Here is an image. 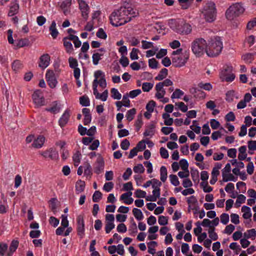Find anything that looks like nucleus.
<instances>
[{"mask_svg": "<svg viewBox=\"0 0 256 256\" xmlns=\"http://www.w3.org/2000/svg\"><path fill=\"white\" fill-rule=\"evenodd\" d=\"M138 14V11L132 6H123L111 14L110 20L112 26H118L130 22L132 18H134Z\"/></svg>", "mask_w": 256, "mask_h": 256, "instance_id": "f257e3e1", "label": "nucleus"}, {"mask_svg": "<svg viewBox=\"0 0 256 256\" xmlns=\"http://www.w3.org/2000/svg\"><path fill=\"white\" fill-rule=\"evenodd\" d=\"M223 48L222 42L219 36H215L208 41L206 54L208 56L214 57L220 54Z\"/></svg>", "mask_w": 256, "mask_h": 256, "instance_id": "f03ea898", "label": "nucleus"}, {"mask_svg": "<svg viewBox=\"0 0 256 256\" xmlns=\"http://www.w3.org/2000/svg\"><path fill=\"white\" fill-rule=\"evenodd\" d=\"M182 48H179L172 53V63L175 67L180 68L184 66L188 59V52H182Z\"/></svg>", "mask_w": 256, "mask_h": 256, "instance_id": "7ed1b4c3", "label": "nucleus"}, {"mask_svg": "<svg viewBox=\"0 0 256 256\" xmlns=\"http://www.w3.org/2000/svg\"><path fill=\"white\" fill-rule=\"evenodd\" d=\"M208 44L202 38H196L191 44V49L192 52L197 56H200L206 52Z\"/></svg>", "mask_w": 256, "mask_h": 256, "instance_id": "20e7f679", "label": "nucleus"}, {"mask_svg": "<svg viewBox=\"0 0 256 256\" xmlns=\"http://www.w3.org/2000/svg\"><path fill=\"white\" fill-rule=\"evenodd\" d=\"M202 13L206 22H214L216 16V9L215 4L212 2H208L203 7Z\"/></svg>", "mask_w": 256, "mask_h": 256, "instance_id": "39448f33", "label": "nucleus"}, {"mask_svg": "<svg viewBox=\"0 0 256 256\" xmlns=\"http://www.w3.org/2000/svg\"><path fill=\"white\" fill-rule=\"evenodd\" d=\"M245 10L243 4L241 2H236L230 6L226 12V17L230 20L242 14Z\"/></svg>", "mask_w": 256, "mask_h": 256, "instance_id": "423d86ee", "label": "nucleus"}, {"mask_svg": "<svg viewBox=\"0 0 256 256\" xmlns=\"http://www.w3.org/2000/svg\"><path fill=\"white\" fill-rule=\"evenodd\" d=\"M232 66H226L224 68V70L220 73V78L222 81L231 82L235 78V76L232 73Z\"/></svg>", "mask_w": 256, "mask_h": 256, "instance_id": "0eeeda50", "label": "nucleus"}, {"mask_svg": "<svg viewBox=\"0 0 256 256\" xmlns=\"http://www.w3.org/2000/svg\"><path fill=\"white\" fill-rule=\"evenodd\" d=\"M32 98L37 108L45 104V100L40 90L34 91L32 95Z\"/></svg>", "mask_w": 256, "mask_h": 256, "instance_id": "6e6552de", "label": "nucleus"}, {"mask_svg": "<svg viewBox=\"0 0 256 256\" xmlns=\"http://www.w3.org/2000/svg\"><path fill=\"white\" fill-rule=\"evenodd\" d=\"M175 30L176 32L181 34H188L192 32V28L190 24L182 22L178 24Z\"/></svg>", "mask_w": 256, "mask_h": 256, "instance_id": "1a4fd4ad", "label": "nucleus"}, {"mask_svg": "<svg viewBox=\"0 0 256 256\" xmlns=\"http://www.w3.org/2000/svg\"><path fill=\"white\" fill-rule=\"evenodd\" d=\"M46 78L48 86L50 88H56L58 84V81L56 80L55 74L52 70H48L46 71Z\"/></svg>", "mask_w": 256, "mask_h": 256, "instance_id": "9d476101", "label": "nucleus"}, {"mask_svg": "<svg viewBox=\"0 0 256 256\" xmlns=\"http://www.w3.org/2000/svg\"><path fill=\"white\" fill-rule=\"evenodd\" d=\"M39 154H40L44 158L54 160L58 158V153L54 148H50L44 151H41L39 152Z\"/></svg>", "mask_w": 256, "mask_h": 256, "instance_id": "9b49d317", "label": "nucleus"}, {"mask_svg": "<svg viewBox=\"0 0 256 256\" xmlns=\"http://www.w3.org/2000/svg\"><path fill=\"white\" fill-rule=\"evenodd\" d=\"M94 76L95 79L96 80V85L98 84L102 88H104L106 86V80L105 79V75L104 73L100 70H98L94 72Z\"/></svg>", "mask_w": 256, "mask_h": 256, "instance_id": "f8f14e48", "label": "nucleus"}, {"mask_svg": "<svg viewBox=\"0 0 256 256\" xmlns=\"http://www.w3.org/2000/svg\"><path fill=\"white\" fill-rule=\"evenodd\" d=\"M72 35H68L62 38L64 46L67 54H72L74 53V48L71 42Z\"/></svg>", "mask_w": 256, "mask_h": 256, "instance_id": "ddd939ff", "label": "nucleus"}, {"mask_svg": "<svg viewBox=\"0 0 256 256\" xmlns=\"http://www.w3.org/2000/svg\"><path fill=\"white\" fill-rule=\"evenodd\" d=\"M50 56L48 54H43L38 60V66L42 70L46 68L50 63Z\"/></svg>", "mask_w": 256, "mask_h": 256, "instance_id": "4468645a", "label": "nucleus"}, {"mask_svg": "<svg viewBox=\"0 0 256 256\" xmlns=\"http://www.w3.org/2000/svg\"><path fill=\"white\" fill-rule=\"evenodd\" d=\"M79 8L82 12V18L86 20L88 16L89 7L87 4L83 0L78 2Z\"/></svg>", "mask_w": 256, "mask_h": 256, "instance_id": "2eb2a0df", "label": "nucleus"}, {"mask_svg": "<svg viewBox=\"0 0 256 256\" xmlns=\"http://www.w3.org/2000/svg\"><path fill=\"white\" fill-rule=\"evenodd\" d=\"M77 231L79 236H82L84 232V224L83 216L80 215L77 218Z\"/></svg>", "mask_w": 256, "mask_h": 256, "instance_id": "dca6fc26", "label": "nucleus"}, {"mask_svg": "<svg viewBox=\"0 0 256 256\" xmlns=\"http://www.w3.org/2000/svg\"><path fill=\"white\" fill-rule=\"evenodd\" d=\"M45 141L46 138L42 135H40L34 140L32 146L36 148H40L42 147Z\"/></svg>", "mask_w": 256, "mask_h": 256, "instance_id": "f3484780", "label": "nucleus"}, {"mask_svg": "<svg viewBox=\"0 0 256 256\" xmlns=\"http://www.w3.org/2000/svg\"><path fill=\"white\" fill-rule=\"evenodd\" d=\"M190 93L196 98L204 99L205 98L206 94L204 92L196 88H192L190 89Z\"/></svg>", "mask_w": 256, "mask_h": 256, "instance_id": "a211bd4d", "label": "nucleus"}, {"mask_svg": "<svg viewBox=\"0 0 256 256\" xmlns=\"http://www.w3.org/2000/svg\"><path fill=\"white\" fill-rule=\"evenodd\" d=\"M70 117V110H66L62 117L60 118L58 123L61 128L64 126L68 123Z\"/></svg>", "mask_w": 256, "mask_h": 256, "instance_id": "6ab92c4d", "label": "nucleus"}, {"mask_svg": "<svg viewBox=\"0 0 256 256\" xmlns=\"http://www.w3.org/2000/svg\"><path fill=\"white\" fill-rule=\"evenodd\" d=\"M19 5L16 0H14L10 3V10L8 15L10 16H12L16 14L18 12Z\"/></svg>", "mask_w": 256, "mask_h": 256, "instance_id": "aec40b11", "label": "nucleus"}, {"mask_svg": "<svg viewBox=\"0 0 256 256\" xmlns=\"http://www.w3.org/2000/svg\"><path fill=\"white\" fill-rule=\"evenodd\" d=\"M104 167V162L102 157H98L95 163L94 172L98 174L103 170Z\"/></svg>", "mask_w": 256, "mask_h": 256, "instance_id": "412c9836", "label": "nucleus"}, {"mask_svg": "<svg viewBox=\"0 0 256 256\" xmlns=\"http://www.w3.org/2000/svg\"><path fill=\"white\" fill-rule=\"evenodd\" d=\"M132 195L131 192H128L126 193H124L121 195L120 200H124V203L127 204H130L132 203L134 200L130 196Z\"/></svg>", "mask_w": 256, "mask_h": 256, "instance_id": "4be33fe9", "label": "nucleus"}, {"mask_svg": "<svg viewBox=\"0 0 256 256\" xmlns=\"http://www.w3.org/2000/svg\"><path fill=\"white\" fill-rule=\"evenodd\" d=\"M187 202L188 204L189 208H190L192 210H198L196 207L198 200L194 196H192L190 198H188L187 200Z\"/></svg>", "mask_w": 256, "mask_h": 256, "instance_id": "5701e85b", "label": "nucleus"}, {"mask_svg": "<svg viewBox=\"0 0 256 256\" xmlns=\"http://www.w3.org/2000/svg\"><path fill=\"white\" fill-rule=\"evenodd\" d=\"M155 125L153 124H150L148 126L144 133V136L152 137L154 134Z\"/></svg>", "mask_w": 256, "mask_h": 256, "instance_id": "b1692460", "label": "nucleus"}, {"mask_svg": "<svg viewBox=\"0 0 256 256\" xmlns=\"http://www.w3.org/2000/svg\"><path fill=\"white\" fill-rule=\"evenodd\" d=\"M72 4V0H64L62 2L60 6L63 10V12L65 15H66L68 12V8Z\"/></svg>", "mask_w": 256, "mask_h": 256, "instance_id": "393cba45", "label": "nucleus"}, {"mask_svg": "<svg viewBox=\"0 0 256 256\" xmlns=\"http://www.w3.org/2000/svg\"><path fill=\"white\" fill-rule=\"evenodd\" d=\"M18 242L16 240H13L11 242L9 248V252L7 254V256H12V254L16 250L18 246Z\"/></svg>", "mask_w": 256, "mask_h": 256, "instance_id": "a878e982", "label": "nucleus"}, {"mask_svg": "<svg viewBox=\"0 0 256 256\" xmlns=\"http://www.w3.org/2000/svg\"><path fill=\"white\" fill-rule=\"evenodd\" d=\"M84 174L90 178L92 174V168L90 164L88 162L84 164Z\"/></svg>", "mask_w": 256, "mask_h": 256, "instance_id": "bb28decb", "label": "nucleus"}, {"mask_svg": "<svg viewBox=\"0 0 256 256\" xmlns=\"http://www.w3.org/2000/svg\"><path fill=\"white\" fill-rule=\"evenodd\" d=\"M50 34L54 39L56 38L58 34V32L56 28V23L55 21H52L50 27Z\"/></svg>", "mask_w": 256, "mask_h": 256, "instance_id": "cd10ccee", "label": "nucleus"}, {"mask_svg": "<svg viewBox=\"0 0 256 256\" xmlns=\"http://www.w3.org/2000/svg\"><path fill=\"white\" fill-rule=\"evenodd\" d=\"M168 74V70L164 68L161 70L158 75L155 77L154 79L156 80H162L165 78Z\"/></svg>", "mask_w": 256, "mask_h": 256, "instance_id": "c85d7f7f", "label": "nucleus"}, {"mask_svg": "<svg viewBox=\"0 0 256 256\" xmlns=\"http://www.w3.org/2000/svg\"><path fill=\"white\" fill-rule=\"evenodd\" d=\"M246 150V148L245 146H242L239 148V154L238 155V158L240 160H242L246 158L247 156Z\"/></svg>", "mask_w": 256, "mask_h": 256, "instance_id": "c756f323", "label": "nucleus"}, {"mask_svg": "<svg viewBox=\"0 0 256 256\" xmlns=\"http://www.w3.org/2000/svg\"><path fill=\"white\" fill-rule=\"evenodd\" d=\"M242 212H244L242 216L244 219L250 218L252 216L250 208L247 206H243L242 208Z\"/></svg>", "mask_w": 256, "mask_h": 256, "instance_id": "7c9ffc66", "label": "nucleus"}, {"mask_svg": "<svg viewBox=\"0 0 256 256\" xmlns=\"http://www.w3.org/2000/svg\"><path fill=\"white\" fill-rule=\"evenodd\" d=\"M82 154L79 150L76 151L72 156L74 165L78 166L80 162Z\"/></svg>", "mask_w": 256, "mask_h": 256, "instance_id": "2f4dec72", "label": "nucleus"}, {"mask_svg": "<svg viewBox=\"0 0 256 256\" xmlns=\"http://www.w3.org/2000/svg\"><path fill=\"white\" fill-rule=\"evenodd\" d=\"M256 54V53H248L242 56V58L246 62L250 64L254 60V56Z\"/></svg>", "mask_w": 256, "mask_h": 256, "instance_id": "473e14b6", "label": "nucleus"}, {"mask_svg": "<svg viewBox=\"0 0 256 256\" xmlns=\"http://www.w3.org/2000/svg\"><path fill=\"white\" fill-rule=\"evenodd\" d=\"M168 172L166 166H162L160 168V179L164 182L167 179Z\"/></svg>", "mask_w": 256, "mask_h": 256, "instance_id": "72a5a7b5", "label": "nucleus"}, {"mask_svg": "<svg viewBox=\"0 0 256 256\" xmlns=\"http://www.w3.org/2000/svg\"><path fill=\"white\" fill-rule=\"evenodd\" d=\"M84 188L85 182L82 180H78L76 184V191L78 192H82L84 190Z\"/></svg>", "mask_w": 256, "mask_h": 256, "instance_id": "f704fd0d", "label": "nucleus"}, {"mask_svg": "<svg viewBox=\"0 0 256 256\" xmlns=\"http://www.w3.org/2000/svg\"><path fill=\"white\" fill-rule=\"evenodd\" d=\"M182 8L186 10L192 4L194 0H178Z\"/></svg>", "mask_w": 256, "mask_h": 256, "instance_id": "c9c22d12", "label": "nucleus"}, {"mask_svg": "<svg viewBox=\"0 0 256 256\" xmlns=\"http://www.w3.org/2000/svg\"><path fill=\"white\" fill-rule=\"evenodd\" d=\"M12 69L17 72L22 69L23 67L22 64L19 60H15L12 64Z\"/></svg>", "mask_w": 256, "mask_h": 256, "instance_id": "e433bc0d", "label": "nucleus"}, {"mask_svg": "<svg viewBox=\"0 0 256 256\" xmlns=\"http://www.w3.org/2000/svg\"><path fill=\"white\" fill-rule=\"evenodd\" d=\"M136 114V109L135 108H132L128 110L126 114V120L130 122H131L134 117V116Z\"/></svg>", "mask_w": 256, "mask_h": 256, "instance_id": "4c0bfd02", "label": "nucleus"}, {"mask_svg": "<svg viewBox=\"0 0 256 256\" xmlns=\"http://www.w3.org/2000/svg\"><path fill=\"white\" fill-rule=\"evenodd\" d=\"M132 213L136 220H140L144 218V216L140 210L134 208L132 210Z\"/></svg>", "mask_w": 256, "mask_h": 256, "instance_id": "58836bf2", "label": "nucleus"}, {"mask_svg": "<svg viewBox=\"0 0 256 256\" xmlns=\"http://www.w3.org/2000/svg\"><path fill=\"white\" fill-rule=\"evenodd\" d=\"M104 56L103 53L95 52L92 54V62L94 65H97L99 61L101 60L102 56Z\"/></svg>", "mask_w": 256, "mask_h": 256, "instance_id": "ea45409f", "label": "nucleus"}, {"mask_svg": "<svg viewBox=\"0 0 256 256\" xmlns=\"http://www.w3.org/2000/svg\"><path fill=\"white\" fill-rule=\"evenodd\" d=\"M157 246V242L154 241H151L148 244V252L152 254L156 253L154 248Z\"/></svg>", "mask_w": 256, "mask_h": 256, "instance_id": "a19ab883", "label": "nucleus"}, {"mask_svg": "<svg viewBox=\"0 0 256 256\" xmlns=\"http://www.w3.org/2000/svg\"><path fill=\"white\" fill-rule=\"evenodd\" d=\"M80 102L81 105L84 106H89L90 102L87 96H83L80 98Z\"/></svg>", "mask_w": 256, "mask_h": 256, "instance_id": "79ce46f5", "label": "nucleus"}, {"mask_svg": "<svg viewBox=\"0 0 256 256\" xmlns=\"http://www.w3.org/2000/svg\"><path fill=\"white\" fill-rule=\"evenodd\" d=\"M198 86L199 88L208 91L210 90L212 88V84L209 82L203 83L201 82H200Z\"/></svg>", "mask_w": 256, "mask_h": 256, "instance_id": "37998d69", "label": "nucleus"}, {"mask_svg": "<svg viewBox=\"0 0 256 256\" xmlns=\"http://www.w3.org/2000/svg\"><path fill=\"white\" fill-rule=\"evenodd\" d=\"M143 124V122L142 120V116L141 115L138 116L137 120L135 122L134 126H136V132L139 131L141 127Z\"/></svg>", "mask_w": 256, "mask_h": 256, "instance_id": "c03bdc74", "label": "nucleus"}, {"mask_svg": "<svg viewBox=\"0 0 256 256\" xmlns=\"http://www.w3.org/2000/svg\"><path fill=\"white\" fill-rule=\"evenodd\" d=\"M112 97L116 100H120L122 97L121 94L119 92L117 89L112 88L110 90Z\"/></svg>", "mask_w": 256, "mask_h": 256, "instance_id": "a18cd8bd", "label": "nucleus"}, {"mask_svg": "<svg viewBox=\"0 0 256 256\" xmlns=\"http://www.w3.org/2000/svg\"><path fill=\"white\" fill-rule=\"evenodd\" d=\"M30 44V41L27 38L20 39L18 40L16 46L19 48L28 46Z\"/></svg>", "mask_w": 256, "mask_h": 256, "instance_id": "49530a36", "label": "nucleus"}, {"mask_svg": "<svg viewBox=\"0 0 256 256\" xmlns=\"http://www.w3.org/2000/svg\"><path fill=\"white\" fill-rule=\"evenodd\" d=\"M70 67L72 68H76L78 66V60L73 57H70L68 60Z\"/></svg>", "mask_w": 256, "mask_h": 256, "instance_id": "de8ad7c7", "label": "nucleus"}, {"mask_svg": "<svg viewBox=\"0 0 256 256\" xmlns=\"http://www.w3.org/2000/svg\"><path fill=\"white\" fill-rule=\"evenodd\" d=\"M72 40L73 42L74 47L76 48H78L80 46L82 42L79 40L78 36L76 35H72Z\"/></svg>", "mask_w": 256, "mask_h": 256, "instance_id": "09e8293b", "label": "nucleus"}, {"mask_svg": "<svg viewBox=\"0 0 256 256\" xmlns=\"http://www.w3.org/2000/svg\"><path fill=\"white\" fill-rule=\"evenodd\" d=\"M244 236L248 238H255L256 237V230L252 228L247 230L246 233L244 234Z\"/></svg>", "mask_w": 256, "mask_h": 256, "instance_id": "8fccbe9b", "label": "nucleus"}, {"mask_svg": "<svg viewBox=\"0 0 256 256\" xmlns=\"http://www.w3.org/2000/svg\"><path fill=\"white\" fill-rule=\"evenodd\" d=\"M102 194L98 190L96 191L92 196V201L96 202L102 198Z\"/></svg>", "mask_w": 256, "mask_h": 256, "instance_id": "3c124183", "label": "nucleus"}, {"mask_svg": "<svg viewBox=\"0 0 256 256\" xmlns=\"http://www.w3.org/2000/svg\"><path fill=\"white\" fill-rule=\"evenodd\" d=\"M170 182L174 186H178L180 184V182L176 175L170 174Z\"/></svg>", "mask_w": 256, "mask_h": 256, "instance_id": "603ef678", "label": "nucleus"}, {"mask_svg": "<svg viewBox=\"0 0 256 256\" xmlns=\"http://www.w3.org/2000/svg\"><path fill=\"white\" fill-rule=\"evenodd\" d=\"M156 84L164 88V86H172L173 84V82L167 78L162 82L158 83Z\"/></svg>", "mask_w": 256, "mask_h": 256, "instance_id": "864d4df0", "label": "nucleus"}, {"mask_svg": "<svg viewBox=\"0 0 256 256\" xmlns=\"http://www.w3.org/2000/svg\"><path fill=\"white\" fill-rule=\"evenodd\" d=\"M156 102L154 100L150 101L146 106V109L149 112H152L154 111Z\"/></svg>", "mask_w": 256, "mask_h": 256, "instance_id": "5fc2aeb1", "label": "nucleus"}, {"mask_svg": "<svg viewBox=\"0 0 256 256\" xmlns=\"http://www.w3.org/2000/svg\"><path fill=\"white\" fill-rule=\"evenodd\" d=\"M96 36L102 39L106 40L107 38V35L102 28L98 30L96 34Z\"/></svg>", "mask_w": 256, "mask_h": 256, "instance_id": "6e6d98bb", "label": "nucleus"}, {"mask_svg": "<svg viewBox=\"0 0 256 256\" xmlns=\"http://www.w3.org/2000/svg\"><path fill=\"white\" fill-rule=\"evenodd\" d=\"M153 87V84L150 82H144L142 85V89L143 91L148 92Z\"/></svg>", "mask_w": 256, "mask_h": 256, "instance_id": "4d7b16f0", "label": "nucleus"}, {"mask_svg": "<svg viewBox=\"0 0 256 256\" xmlns=\"http://www.w3.org/2000/svg\"><path fill=\"white\" fill-rule=\"evenodd\" d=\"M134 171L136 173L142 174L144 172V168L142 164H138L134 167Z\"/></svg>", "mask_w": 256, "mask_h": 256, "instance_id": "13d9d810", "label": "nucleus"}, {"mask_svg": "<svg viewBox=\"0 0 256 256\" xmlns=\"http://www.w3.org/2000/svg\"><path fill=\"white\" fill-rule=\"evenodd\" d=\"M124 104V106L126 107H130V100L128 99V94H126L123 96L122 101Z\"/></svg>", "mask_w": 256, "mask_h": 256, "instance_id": "bf43d9fd", "label": "nucleus"}, {"mask_svg": "<svg viewBox=\"0 0 256 256\" xmlns=\"http://www.w3.org/2000/svg\"><path fill=\"white\" fill-rule=\"evenodd\" d=\"M183 94L184 92L180 90L177 88L174 90V92L172 94L171 98L172 99L175 98H180Z\"/></svg>", "mask_w": 256, "mask_h": 256, "instance_id": "052dcab7", "label": "nucleus"}, {"mask_svg": "<svg viewBox=\"0 0 256 256\" xmlns=\"http://www.w3.org/2000/svg\"><path fill=\"white\" fill-rule=\"evenodd\" d=\"M139 52V50L136 48H133L130 54V58L132 60H138V52Z\"/></svg>", "mask_w": 256, "mask_h": 256, "instance_id": "680f3d73", "label": "nucleus"}, {"mask_svg": "<svg viewBox=\"0 0 256 256\" xmlns=\"http://www.w3.org/2000/svg\"><path fill=\"white\" fill-rule=\"evenodd\" d=\"M220 222L224 224H226L229 222V216L228 214L223 213L221 214Z\"/></svg>", "mask_w": 256, "mask_h": 256, "instance_id": "e2e57ef3", "label": "nucleus"}, {"mask_svg": "<svg viewBox=\"0 0 256 256\" xmlns=\"http://www.w3.org/2000/svg\"><path fill=\"white\" fill-rule=\"evenodd\" d=\"M114 184L112 182H108L104 184L103 190L106 192H110L114 188Z\"/></svg>", "mask_w": 256, "mask_h": 256, "instance_id": "0e129e2a", "label": "nucleus"}, {"mask_svg": "<svg viewBox=\"0 0 256 256\" xmlns=\"http://www.w3.org/2000/svg\"><path fill=\"white\" fill-rule=\"evenodd\" d=\"M179 166L183 170H188V164L185 159H182L180 161Z\"/></svg>", "mask_w": 256, "mask_h": 256, "instance_id": "69168bd1", "label": "nucleus"}, {"mask_svg": "<svg viewBox=\"0 0 256 256\" xmlns=\"http://www.w3.org/2000/svg\"><path fill=\"white\" fill-rule=\"evenodd\" d=\"M159 224L161 226H165L168 223V218L167 217L161 216H160L158 220Z\"/></svg>", "mask_w": 256, "mask_h": 256, "instance_id": "338daca9", "label": "nucleus"}, {"mask_svg": "<svg viewBox=\"0 0 256 256\" xmlns=\"http://www.w3.org/2000/svg\"><path fill=\"white\" fill-rule=\"evenodd\" d=\"M136 198H144L146 196V192L140 189H138L134 192Z\"/></svg>", "mask_w": 256, "mask_h": 256, "instance_id": "774afa93", "label": "nucleus"}]
</instances>
